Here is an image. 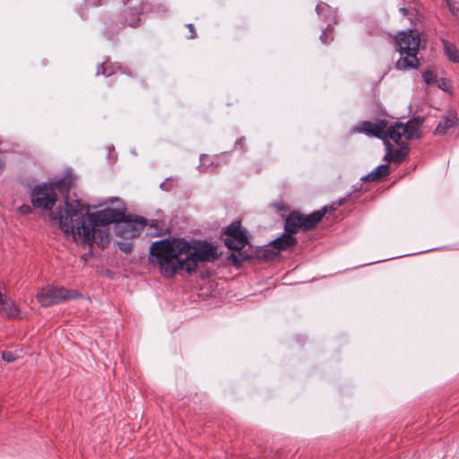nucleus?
Returning a JSON list of instances; mask_svg holds the SVG:
<instances>
[{
    "instance_id": "15",
    "label": "nucleus",
    "mask_w": 459,
    "mask_h": 459,
    "mask_svg": "<svg viewBox=\"0 0 459 459\" xmlns=\"http://www.w3.org/2000/svg\"><path fill=\"white\" fill-rule=\"evenodd\" d=\"M130 10L132 11V17L131 18H127L126 17V21L128 22V24L132 27H135L138 25V22H139V18H138V15H139V8H137L136 6H130L129 7Z\"/></svg>"
},
{
    "instance_id": "17",
    "label": "nucleus",
    "mask_w": 459,
    "mask_h": 459,
    "mask_svg": "<svg viewBox=\"0 0 459 459\" xmlns=\"http://www.w3.org/2000/svg\"><path fill=\"white\" fill-rule=\"evenodd\" d=\"M422 77L427 84H432L435 82V74L430 70L423 72Z\"/></svg>"
},
{
    "instance_id": "23",
    "label": "nucleus",
    "mask_w": 459,
    "mask_h": 459,
    "mask_svg": "<svg viewBox=\"0 0 459 459\" xmlns=\"http://www.w3.org/2000/svg\"><path fill=\"white\" fill-rule=\"evenodd\" d=\"M201 167H204L205 166V162H206V160H208V156L206 155H202L201 158Z\"/></svg>"
},
{
    "instance_id": "9",
    "label": "nucleus",
    "mask_w": 459,
    "mask_h": 459,
    "mask_svg": "<svg viewBox=\"0 0 459 459\" xmlns=\"http://www.w3.org/2000/svg\"><path fill=\"white\" fill-rule=\"evenodd\" d=\"M0 314L9 318H22L20 308L7 296L0 292Z\"/></svg>"
},
{
    "instance_id": "2",
    "label": "nucleus",
    "mask_w": 459,
    "mask_h": 459,
    "mask_svg": "<svg viewBox=\"0 0 459 459\" xmlns=\"http://www.w3.org/2000/svg\"><path fill=\"white\" fill-rule=\"evenodd\" d=\"M150 254L155 257L160 273L167 278L179 271L193 274L201 264L213 263L221 255L218 247L202 240L164 238L152 243Z\"/></svg>"
},
{
    "instance_id": "6",
    "label": "nucleus",
    "mask_w": 459,
    "mask_h": 459,
    "mask_svg": "<svg viewBox=\"0 0 459 459\" xmlns=\"http://www.w3.org/2000/svg\"><path fill=\"white\" fill-rule=\"evenodd\" d=\"M325 212V207L306 216L299 212H292L285 221V231L289 233H297L300 230H311L322 220Z\"/></svg>"
},
{
    "instance_id": "19",
    "label": "nucleus",
    "mask_w": 459,
    "mask_h": 459,
    "mask_svg": "<svg viewBox=\"0 0 459 459\" xmlns=\"http://www.w3.org/2000/svg\"><path fill=\"white\" fill-rule=\"evenodd\" d=\"M120 248L126 254L132 251V245L130 243L120 244Z\"/></svg>"
},
{
    "instance_id": "26",
    "label": "nucleus",
    "mask_w": 459,
    "mask_h": 459,
    "mask_svg": "<svg viewBox=\"0 0 459 459\" xmlns=\"http://www.w3.org/2000/svg\"><path fill=\"white\" fill-rule=\"evenodd\" d=\"M4 169V162L3 160L0 159V172L3 170Z\"/></svg>"
},
{
    "instance_id": "12",
    "label": "nucleus",
    "mask_w": 459,
    "mask_h": 459,
    "mask_svg": "<svg viewBox=\"0 0 459 459\" xmlns=\"http://www.w3.org/2000/svg\"><path fill=\"white\" fill-rule=\"evenodd\" d=\"M389 174V166L387 164H382L377 167L372 172L363 177L362 179L365 181H377Z\"/></svg>"
},
{
    "instance_id": "7",
    "label": "nucleus",
    "mask_w": 459,
    "mask_h": 459,
    "mask_svg": "<svg viewBox=\"0 0 459 459\" xmlns=\"http://www.w3.org/2000/svg\"><path fill=\"white\" fill-rule=\"evenodd\" d=\"M74 298L71 292L65 288L47 287L38 293V301L43 307H49L64 300Z\"/></svg>"
},
{
    "instance_id": "1",
    "label": "nucleus",
    "mask_w": 459,
    "mask_h": 459,
    "mask_svg": "<svg viewBox=\"0 0 459 459\" xmlns=\"http://www.w3.org/2000/svg\"><path fill=\"white\" fill-rule=\"evenodd\" d=\"M114 204H118L114 208L107 207L91 212L90 206L80 200L66 198L64 205L56 213L51 212L50 216L53 220H58L62 230L73 234L77 242L89 246L97 244L104 248L109 243L108 224L117 223V235L126 239L138 236L145 226L143 218L126 216V208L118 198L107 199L102 205Z\"/></svg>"
},
{
    "instance_id": "24",
    "label": "nucleus",
    "mask_w": 459,
    "mask_h": 459,
    "mask_svg": "<svg viewBox=\"0 0 459 459\" xmlns=\"http://www.w3.org/2000/svg\"><path fill=\"white\" fill-rule=\"evenodd\" d=\"M325 37H326V32L324 31L322 33V35L320 36V39L322 40L323 43H326Z\"/></svg>"
},
{
    "instance_id": "10",
    "label": "nucleus",
    "mask_w": 459,
    "mask_h": 459,
    "mask_svg": "<svg viewBox=\"0 0 459 459\" xmlns=\"http://www.w3.org/2000/svg\"><path fill=\"white\" fill-rule=\"evenodd\" d=\"M458 123L457 116L449 112L446 116H445L440 122L438 123L436 128V134H446L450 132Z\"/></svg>"
},
{
    "instance_id": "14",
    "label": "nucleus",
    "mask_w": 459,
    "mask_h": 459,
    "mask_svg": "<svg viewBox=\"0 0 459 459\" xmlns=\"http://www.w3.org/2000/svg\"><path fill=\"white\" fill-rule=\"evenodd\" d=\"M316 11L318 15H325L327 20L330 19V16H333V11L325 3L318 4L316 7Z\"/></svg>"
},
{
    "instance_id": "8",
    "label": "nucleus",
    "mask_w": 459,
    "mask_h": 459,
    "mask_svg": "<svg viewBox=\"0 0 459 459\" xmlns=\"http://www.w3.org/2000/svg\"><path fill=\"white\" fill-rule=\"evenodd\" d=\"M225 245L229 249L240 250L247 244L246 231L241 228L240 222H232L226 230Z\"/></svg>"
},
{
    "instance_id": "20",
    "label": "nucleus",
    "mask_w": 459,
    "mask_h": 459,
    "mask_svg": "<svg viewBox=\"0 0 459 459\" xmlns=\"http://www.w3.org/2000/svg\"><path fill=\"white\" fill-rule=\"evenodd\" d=\"M19 211H20L22 213H28V212H31V208H30V206H29V205H22V206L19 208Z\"/></svg>"
},
{
    "instance_id": "22",
    "label": "nucleus",
    "mask_w": 459,
    "mask_h": 459,
    "mask_svg": "<svg viewBox=\"0 0 459 459\" xmlns=\"http://www.w3.org/2000/svg\"><path fill=\"white\" fill-rule=\"evenodd\" d=\"M187 28L190 30L191 32L190 39H195L196 37V33L195 31L194 25L189 23L187 24Z\"/></svg>"
},
{
    "instance_id": "11",
    "label": "nucleus",
    "mask_w": 459,
    "mask_h": 459,
    "mask_svg": "<svg viewBox=\"0 0 459 459\" xmlns=\"http://www.w3.org/2000/svg\"><path fill=\"white\" fill-rule=\"evenodd\" d=\"M292 233L287 232L281 237L274 239L272 244L273 247L278 250H284L288 247H293L296 244V239L291 236Z\"/></svg>"
},
{
    "instance_id": "25",
    "label": "nucleus",
    "mask_w": 459,
    "mask_h": 459,
    "mask_svg": "<svg viewBox=\"0 0 459 459\" xmlns=\"http://www.w3.org/2000/svg\"><path fill=\"white\" fill-rule=\"evenodd\" d=\"M400 12L403 13V15H406L408 13V11L406 8H401Z\"/></svg>"
},
{
    "instance_id": "5",
    "label": "nucleus",
    "mask_w": 459,
    "mask_h": 459,
    "mask_svg": "<svg viewBox=\"0 0 459 459\" xmlns=\"http://www.w3.org/2000/svg\"><path fill=\"white\" fill-rule=\"evenodd\" d=\"M72 182L68 178H60L59 180L36 186L30 191L31 203L35 208H39L47 211H51L56 202V193L68 191Z\"/></svg>"
},
{
    "instance_id": "4",
    "label": "nucleus",
    "mask_w": 459,
    "mask_h": 459,
    "mask_svg": "<svg viewBox=\"0 0 459 459\" xmlns=\"http://www.w3.org/2000/svg\"><path fill=\"white\" fill-rule=\"evenodd\" d=\"M396 45L401 56L395 64L396 68L399 70L417 68L419 65L417 54L420 45L419 33L413 30L400 32L396 37Z\"/></svg>"
},
{
    "instance_id": "16",
    "label": "nucleus",
    "mask_w": 459,
    "mask_h": 459,
    "mask_svg": "<svg viewBox=\"0 0 459 459\" xmlns=\"http://www.w3.org/2000/svg\"><path fill=\"white\" fill-rule=\"evenodd\" d=\"M20 358V355L17 352H13L11 351H4L2 353V359L6 362H13Z\"/></svg>"
},
{
    "instance_id": "3",
    "label": "nucleus",
    "mask_w": 459,
    "mask_h": 459,
    "mask_svg": "<svg viewBox=\"0 0 459 459\" xmlns=\"http://www.w3.org/2000/svg\"><path fill=\"white\" fill-rule=\"evenodd\" d=\"M420 122L416 119L409 120L406 123L397 122L394 126H388V123L385 120L377 123L365 121L354 127L352 132L364 133L383 140L385 146L384 160L401 163L407 157L409 148L403 145L397 150H394L388 139L399 144L404 141L420 138Z\"/></svg>"
},
{
    "instance_id": "21",
    "label": "nucleus",
    "mask_w": 459,
    "mask_h": 459,
    "mask_svg": "<svg viewBox=\"0 0 459 459\" xmlns=\"http://www.w3.org/2000/svg\"><path fill=\"white\" fill-rule=\"evenodd\" d=\"M87 4L91 6H98L101 4V0H86Z\"/></svg>"
},
{
    "instance_id": "27",
    "label": "nucleus",
    "mask_w": 459,
    "mask_h": 459,
    "mask_svg": "<svg viewBox=\"0 0 459 459\" xmlns=\"http://www.w3.org/2000/svg\"><path fill=\"white\" fill-rule=\"evenodd\" d=\"M439 87L443 90H445L446 88V82H442V84L439 85Z\"/></svg>"
},
{
    "instance_id": "18",
    "label": "nucleus",
    "mask_w": 459,
    "mask_h": 459,
    "mask_svg": "<svg viewBox=\"0 0 459 459\" xmlns=\"http://www.w3.org/2000/svg\"><path fill=\"white\" fill-rule=\"evenodd\" d=\"M113 74V72H109L108 71V68L105 67V65L104 64H100L98 68H97V72H96V74L97 75H100V74H103V75H107V76H109Z\"/></svg>"
},
{
    "instance_id": "13",
    "label": "nucleus",
    "mask_w": 459,
    "mask_h": 459,
    "mask_svg": "<svg viewBox=\"0 0 459 459\" xmlns=\"http://www.w3.org/2000/svg\"><path fill=\"white\" fill-rule=\"evenodd\" d=\"M443 46L448 59L454 63H459V49L447 40H443Z\"/></svg>"
}]
</instances>
